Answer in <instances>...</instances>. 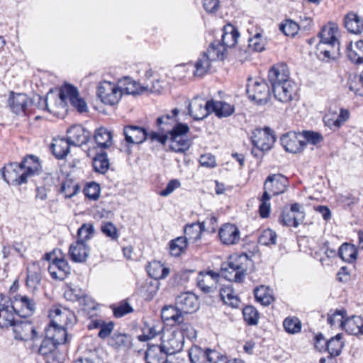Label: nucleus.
I'll use <instances>...</instances> for the list:
<instances>
[{
    "label": "nucleus",
    "instance_id": "obj_17",
    "mask_svg": "<svg viewBox=\"0 0 363 363\" xmlns=\"http://www.w3.org/2000/svg\"><path fill=\"white\" fill-rule=\"evenodd\" d=\"M218 352L209 348L203 349L198 345H193L189 350L191 363H212L218 358Z\"/></svg>",
    "mask_w": 363,
    "mask_h": 363
},
{
    "label": "nucleus",
    "instance_id": "obj_34",
    "mask_svg": "<svg viewBox=\"0 0 363 363\" xmlns=\"http://www.w3.org/2000/svg\"><path fill=\"white\" fill-rule=\"evenodd\" d=\"M179 112L178 108H174L172 111V115L164 114L158 117L155 122V125L157 127L158 130L169 133L176 121L174 117L177 116Z\"/></svg>",
    "mask_w": 363,
    "mask_h": 363
},
{
    "label": "nucleus",
    "instance_id": "obj_59",
    "mask_svg": "<svg viewBox=\"0 0 363 363\" xmlns=\"http://www.w3.org/2000/svg\"><path fill=\"white\" fill-rule=\"evenodd\" d=\"M244 320L250 325H255L259 318L257 310L252 306H247L242 310Z\"/></svg>",
    "mask_w": 363,
    "mask_h": 363
},
{
    "label": "nucleus",
    "instance_id": "obj_42",
    "mask_svg": "<svg viewBox=\"0 0 363 363\" xmlns=\"http://www.w3.org/2000/svg\"><path fill=\"white\" fill-rule=\"evenodd\" d=\"M147 272L150 277L156 280L164 279L169 274V268L164 267L160 262L157 261L150 262L147 267Z\"/></svg>",
    "mask_w": 363,
    "mask_h": 363
},
{
    "label": "nucleus",
    "instance_id": "obj_47",
    "mask_svg": "<svg viewBox=\"0 0 363 363\" xmlns=\"http://www.w3.org/2000/svg\"><path fill=\"white\" fill-rule=\"evenodd\" d=\"M162 318L167 321H172V325L181 323L183 320V315L177 308V306H166L162 310Z\"/></svg>",
    "mask_w": 363,
    "mask_h": 363
},
{
    "label": "nucleus",
    "instance_id": "obj_4",
    "mask_svg": "<svg viewBox=\"0 0 363 363\" xmlns=\"http://www.w3.org/2000/svg\"><path fill=\"white\" fill-rule=\"evenodd\" d=\"M249 99L259 105L266 104L270 99V89L267 82L262 79L250 80L247 86Z\"/></svg>",
    "mask_w": 363,
    "mask_h": 363
},
{
    "label": "nucleus",
    "instance_id": "obj_31",
    "mask_svg": "<svg viewBox=\"0 0 363 363\" xmlns=\"http://www.w3.org/2000/svg\"><path fill=\"white\" fill-rule=\"evenodd\" d=\"M219 296L225 304L235 308L239 307L240 299L238 295L235 294L234 289L231 284L222 286L219 290Z\"/></svg>",
    "mask_w": 363,
    "mask_h": 363
},
{
    "label": "nucleus",
    "instance_id": "obj_28",
    "mask_svg": "<svg viewBox=\"0 0 363 363\" xmlns=\"http://www.w3.org/2000/svg\"><path fill=\"white\" fill-rule=\"evenodd\" d=\"M168 355L166 351L162 348L161 345H151L149 343L145 352V359L146 363H167Z\"/></svg>",
    "mask_w": 363,
    "mask_h": 363
},
{
    "label": "nucleus",
    "instance_id": "obj_54",
    "mask_svg": "<svg viewBox=\"0 0 363 363\" xmlns=\"http://www.w3.org/2000/svg\"><path fill=\"white\" fill-rule=\"evenodd\" d=\"M317 49L320 52V54L323 55L324 59H327L328 60L335 59L340 55V45L318 44Z\"/></svg>",
    "mask_w": 363,
    "mask_h": 363
},
{
    "label": "nucleus",
    "instance_id": "obj_37",
    "mask_svg": "<svg viewBox=\"0 0 363 363\" xmlns=\"http://www.w3.org/2000/svg\"><path fill=\"white\" fill-rule=\"evenodd\" d=\"M46 335L53 340L54 342L58 346L61 344H65L67 342V330L65 328L62 326L53 327L52 322L49 326L45 329Z\"/></svg>",
    "mask_w": 363,
    "mask_h": 363
},
{
    "label": "nucleus",
    "instance_id": "obj_11",
    "mask_svg": "<svg viewBox=\"0 0 363 363\" xmlns=\"http://www.w3.org/2000/svg\"><path fill=\"white\" fill-rule=\"evenodd\" d=\"M280 143L286 152L294 154L301 152L306 146L301 134L296 132L283 134L280 138Z\"/></svg>",
    "mask_w": 363,
    "mask_h": 363
},
{
    "label": "nucleus",
    "instance_id": "obj_61",
    "mask_svg": "<svg viewBox=\"0 0 363 363\" xmlns=\"http://www.w3.org/2000/svg\"><path fill=\"white\" fill-rule=\"evenodd\" d=\"M277 233L272 230L267 228L262 231L258 238V242L262 245H275L277 241Z\"/></svg>",
    "mask_w": 363,
    "mask_h": 363
},
{
    "label": "nucleus",
    "instance_id": "obj_53",
    "mask_svg": "<svg viewBox=\"0 0 363 363\" xmlns=\"http://www.w3.org/2000/svg\"><path fill=\"white\" fill-rule=\"evenodd\" d=\"M188 242L184 237H178L169 242L170 254L174 257H179L186 249Z\"/></svg>",
    "mask_w": 363,
    "mask_h": 363
},
{
    "label": "nucleus",
    "instance_id": "obj_36",
    "mask_svg": "<svg viewBox=\"0 0 363 363\" xmlns=\"http://www.w3.org/2000/svg\"><path fill=\"white\" fill-rule=\"evenodd\" d=\"M337 32V28L335 26H323L318 34V37L320 38L319 44L340 45V43L335 36V33Z\"/></svg>",
    "mask_w": 363,
    "mask_h": 363
},
{
    "label": "nucleus",
    "instance_id": "obj_9",
    "mask_svg": "<svg viewBox=\"0 0 363 363\" xmlns=\"http://www.w3.org/2000/svg\"><path fill=\"white\" fill-rule=\"evenodd\" d=\"M2 176L8 184L13 185H21L28 182L23 167L17 162H12L4 167L2 170Z\"/></svg>",
    "mask_w": 363,
    "mask_h": 363
},
{
    "label": "nucleus",
    "instance_id": "obj_32",
    "mask_svg": "<svg viewBox=\"0 0 363 363\" xmlns=\"http://www.w3.org/2000/svg\"><path fill=\"white\" fill-rule=\"evenodd\" d=\"M342 329H345L351 335H363V319L357 315H352L350 318L346 316Z\"/></svg>",
    "mask_w": 363,
    "mask_h": 363
},
{
    "label": "nucleus",
    "instance_id": "obj_15",
    "mask_svg": "<svg viewBox=\"0 0 363 363\" xmlns=\"http://www.w3.org/2000/svg\"><path fill=\"white\" fill-rule=\"evenodd\" d=\"M211 100L204 102L199 97H195L188 106L189 114L195 121H201L211 113Z\"/></svg>",
    "mask_w": 363,
    "mask_h": 363
},
{
    "label": "nucleus",
    "instance_id": "obj_20",
    "mask_svg": "<svg viewBox=\"0 0 363 363\" xmlns=\"http://www.w3.org/2000/svg\"><path fill=\"white\" fill-rule=\"evenodd\" d=\"M32 104V101L26 94L11 91L8 104L11 110L16 114L26 113V111Z\"/></svg>",
    "mask_w": 363,
    "mask_h": 363
},
{
    "label": "nucleus",
    "instance_id": "obj_50",
    "mask_svg": "<svg viewBox=\"0 0 363 363\" xmlns=\"http://www.w3.org/2000/svg\"><path fill=\"white\" fill-rule=\"evenodd\" d=\"M110 163L106 152L101 150L94 157L93 167L95 172L105 174L109 169Z\"/></svg>",
    "mask_w": 363,
    "mask_h": 363
},
{
    "label": "nucleus",
    "instance_id": "obj_14",
    "mask_svg": "<svg viewBox=\"0 0 363 363\" xmlns=\"http://www.w3.org/2000/svg\"><path fill=\"white\" fill-rule=\"evenodd\" d=\"M49 316L51 318L50 322L53 327H69L75 321L74 313L65 308L54 307L50 311Z\"/></svg>",
    "mask_w": 363,
    "mask_h": 363
},
{
    "label": "nucleus",
    "instance_id": "obj_35",
    "mask_svg": "<svg viewBox=\"0 0 363 363\" xmlns=\"http://www.w3.org/2000/svg\"><path fill=\"white\" fill-rule=\"evenodd\" d=\"M211 113L218 118H225L235 112V106L225 101L211 100Z\"/></svg>",
    "mask_w": 363,
    "mask_h": 363
},
{
    "label": "nucleus",
    "instance_id": "obj_27",
    "mask_svg": "<svg viewBox=\"0 0 363 363\" xmlns=\"http://www.w3.org/2000/svg\"><path fill=\"white\" fill-rule=\"evenodd\" d=\"M90 249L86 243L75 241L70 245L69 255L72 261L82 263L86 261L89 255Z\"/></svg>",
    "mask_w": 363,
    "mask_h": 363
},
{
    "label": "nucleus",
    "instance_id": "obj_40",
    "mask_svg": "<svg viewBox=\"0 0 363 363\" xmlns=\"http://www.w3.org/2000/svg\"><path fill=\"white\" fill-rule=\"evenodd\" d=\"M71 143L69 142L67 138L55 140L54 143L51 144L50 149L57 159H63L69 152V147Z\"/></svg>",
    "mask_w": 363,
    "mask_h": 363
},
{
    "label": "nucleus",
    "instance_id": "obj_39",
    "mask_svg": "<svg viewBox=\"0 0 363 363\" xmlns=\"http://www.w3.org/2000/svg\"><path fill=\"white\" fill-rule=\"evenodd\" d=\"M347 57L357 65L363 63V40L357 41L354 46L350 43L347 46Z\"/></svg>",
    "mask_w": 363,
    "mask_h": 363
},
{
    "label": "nucleus",
    "instance_id": "obj_10",
    "mask_svg": "<svg viewBox=\"0 0 363 363\" xmlns=\"http://www.w3.org/2000/svg\"><path fill=\"white\" fill-rule=\"evenodd\" d=\"M14 338L21 341L33 340L37 337V332L32 322L29 320H15L12 325Z\"/></svg>",
    "mask_w": 363,
    "mask_h": 363
},
{
    "label": "nucleus",
    "instance_id": "obj_52",
    "mask_svg": "<svg viewBox=\"0 0 363 363\" xmlns=\"http://www.w3.org/2000/svg\"><path fill=\"white\" fill-rule=\"evenodd\" d=\"M169 150L177 153H184L191 146V140L187 137H178L177 140H170Z\"/></svg>",
    "mask_w": 363,
    "mask_h": 363
},
{
    "label": "nucleus",
    "instance_id": "obj_8",
    "mask_svg": "<svg viewBox=\"0 0 363 363\" xmlns=\"http://www.w3.org/2000/svg\"><path fill=\"white\" fill-rule=\"evenodd\" d=\"M11 303L16 314L21 317L30 316L36 309L35 299L27 295L16 294L12 298Z\"/></svg>",
    "mask_w": 363,
    "mask_h": 363
},
{
    "label": "nucleus",
    "instance_id": "obj_60",
    "mask_svg": "<svg viewBox=\"0 0 363 363\" xmlns=\"http://www.w3.org/2000/svg\"><path fill=\"white\" fill-rule=\"evenodd\" d=\"M283 326L288 333H298L301 330V323L296 317H288L285 318Z\"/></svg>",
    "mask_w": 363,
    "mask_h": 363
},
{
    "label": "nucleus",
    "instance_id": "obj_57",
    "mask_svg": "<svg viewBox=\"0 0 363 363\" xmlns=\"http://www.w3.org/2000/svg\"><path fill=\"white\" fill-rule=\"evenodd\" d=\"M299 29V25L291 19H286L279 24V30L286 36L294 37Z\"/></svg>",
    "mask_w": 363,
    "mask_h": 363
},
{
    "label": "nucleus",
    "instance_id": "obj_7",
    "mask_svg": "<svg viewBox=\"0 0 363 363\" xmlns=\"http://www.w3.org/2000/svg\"><path fill=\"white\" fill-rule=\"evenodd\" d=\"M220 277V273L213 270L201 271L196 278L197 286L203 294L213 296L217 291Z\"/></svg>",
    "mask_w": 363,
    "mask_h": 363
},
{
    "label": "nucleus",
    "instance_id": "obj_56",
    "mask_svg": "<svg viewBox=\"0 0 363 363\" xmlns=\"http://www.w3.org/2000/svg\"><path fill=\"white\" fill-rule=\"evenodd\" d=\"M338 255L342 260L347 262H351L357 258V252L354 246L347 243H344L340 247Z\"/></svg>",
    "mask_w": 363,
    "mask_h": 363
},
{
    "label": "nucleus",
    "instance_id": "obj_49",
    "mask_svg": "<svg viewBox=\"0 0 363 363\" xmlns=\"http://www.w3.org/2000/svg\"><path fill=\"white\" fill-rule=\"evenodd\" d=\"M121 83L123 86L120 88L123 91V94L138 95L145 90V87L140 86L139 84L130 77H125L123 80L121 81Z\"/></svg>",
    "mask_w": 363,
    "mask_h": 363
},
{
    "label": "nucleus",
    "instance_id": "obj_46",
    "mask_svg": "<svg viewBox=\"0 0 363 363\" xmlns=\"http://www.w3.org/2000/svg\"><path fill=\"white\" fill-rule=\"evenodd\" d=\"M64 296L67 301L73 302L78 301L81 303L82 301H86L87 299L88 301H90L91 303H92V299L87 295H86L85 293L80 288L78 287H69L65 291ZM89 307L92 308L93 306H89Z\"/></svg>",
    "mask_w": 363,
    "mask_h": 363
},
{
    "label": "nucleus",
    "instance_id": "obj_6",
    "mask_svg": "<svg viewBox=\"0 0 363 363\" xmlns=\"http://www.w3.org/2000/svg\"><path fill=\"white\" fill-rule=\"evenodd\" d=\"M97 96L106 105H115L120 101L123 91L115 84L104 81L97 87Z\"/></svg>",
    "mask_w": 363,
    "mask_h": 363
},
{
    "label": "nucleus",
    "instance_id": "obj_43",
    "mask_svg": "<svg viewBox=\"0 0 363 363\" xmlns=\"http://www.w3.org/2000/svg\"><path fill=\"white\" fill-rule=\"evenodd\" d=\"M19 164L23 167L28 178L36 174L40 169L39 160L34 155L26 156Z\"/></svg>",
    "mask_w": 363,
    "mask_h": 363
},
{
    "label": "nucleus",
    "instance_id": "obj_38",
    "mask_svg": "<svg viewBox=\"0 0 363 363\" xmlns=\"http://www.w3.org/2000/svg\"><path fill=\"white\" fill-rule=\"evenodd\" d=\"M304 220L303 213L294 214L289 209H284L279 218V222L284 225L297 228Z\"/></svg>",
    "mask_w": 363,
    "mask_h": 363
},
{
    "label": "nucleus",
    "instance_id": "obj_24",
    "mask_svg": "<svg viewBox=\"0 0 363 363\" xmlns=\"http://www.w3.org/2000/svg\"><path fill=\"white\" fill-rule=\"evenodd\" d=\"M240 36L238 30L232 25H227L224 26L223 30L221 43L218 41H213L211 43H216V47H220V50L223 51V56L225 57V51L227 48H232L236 43L238 38Z\"/></svg>",
    "mask_w": 363,
    "mask_h": 363
},
{
    "label": "nucleus",
    "instance_id": "obj_48",
    "mask_svg": "<svg viewBox=\"0 0 363 363\" xmlns=\"http://www.w3.org/2000/svg\"><path fill=\"white\" fill-rule=\"evenodd\" d=\"M254 295L256 301L263 306H269L274 301L269 288L264 285L256 287Z\"/></svg>",
    "mask_w": 363,
    "mask_h": 363
},
{
    "label": "nucleus",
    "instance_id": "obj_62",
    "mask_svg": "<svg viewBox=\"0 0 363 363\" xmlns=\"http://www.w3.org/2000/svg\"><path fill=\"white\" fill-rule=\"evenodd\" d=\"M189 132V127L186 123H177L169 133V140H177L178 137H184Z\"/></svg>",
    "mask_w": 363,
    "mask_h": 363
},
{
    "label": "nucleus",
    "instance_id": "obj_21",
    "mask_svg": "<svg viewBox=\"0 0 363 363\" xmlns=\"http://www.w3.org/2000/svg\"><path fill=\"white\" fill-rule=\"evenodd\" d=\"M67 138L72 145L81 146L91 138V133L82 125H74L67 130Z\"/></svg>",
    "mask_w": 363,
    "mask_h": 363
},
{
    "label": "nucleus",
    "instance_id": "obj_19",
    "mask_svg": "<svg viewBox=\"0 0 363 363\" xmlns=\"http://www.w3.org/2000/svg\"><path fill=\"white\" fill-rule=\"evenodd\" d=\"M15 314L11 298L0 294V328L11 326L15 320Z\"/></svg>",
    "mask_w": 363,
    "mask_h": 363
},
{
    "label": "nucleus",
    "instance_id": "obj_18",
    "mask_svg": "<svg viewBox=\"0 0 363 363\" xmlns=\"http://www.w3.org/2000/svg\"><path fill=\"white\" fill-rule=\"evenodd\" d=\"M272 91L276 99L282 103H288L296 99L297 89L295 83L289 80L275 86Z\"/></svg>",
    "mask_w": 363,
    "mask_h": 363
},
{
    "label": "nucleus",
    "instance_id": "obj_30",
    "mask_svg": "<svg viewBox=\"0 0 363 363\" xmlns=\"http://www.w3.org/2000/svg\"><path fill=\"white\" fill-rule=\"evenodd\" d=\"M344 26L350 33L360 34L363 31V18L354 12H350L344 18Z\"/></svg>",
    "mask_w": 363,
    "mask_h": 363
},
{
    "label": "nucleus",
    "instance_id": "obj_44",
    "mask_svg": "<svg viewBox=\"0 0 363 363\" xmlns=\"http://www.w3.org/2000/svg\"><path fill=\"white\" fill-rule=\"evenodd\" d=\"M347 315V311L344 308L330 310L328 313L327 322L332 328L342 329Z\"/></svg>",
    "mask_w": 363,
    "mask_h": 363
},
{
    "label": "nucleus",
    "instance_id": "obj_25",
    "mask_svg": "<svg viewBox=\"0 0 363 363\" xmlns=\"http://www.w3.org/2000/svg\"><path fill=\"white\" fill-rule=\"evenodd\" d=\"M218 235L223 244L231 245L237 244L240 239L238 228L231 223H225L219 230Z\"/></svg>",
    "mask_w": 363,
    "mask_h": 363
},
{
    "label": "nucleus",
    "instance_id": "obj_3",
    "mask_svg": "<svg viewBox=\"0 0 363 363\" xmlns=\"http://www.w3.org/2000/svg\"><path fill=\"white\" fill-rule=\"evenodd\" d=\"M216 45L211 43L207 51L203 52L197 60L195 63L194 76L203 77L208 72L212 61L224 59L223 51L220 50V47H216Z\"/></svg>",
    "mask_w": 363,
    "mask_h": 363
},
{
    "label": "nucleus",
    "instance_id": "obj_58",
    "mask_svg": "<svg viewBox=\"0 0 363 363\" xmlns=\"http://www.w3.org/2000/svg\"><path fill=\"white\" fill-rule=\"evenodd\" d=\"M94 234V228L91 223L83 224L77 230V241L86 243Z\"/></svg>",
    "mask_w": 363,
    "mask_h": 363
},
{
    "label": "nucleus",
    "instance_id": "obj_12",
    "mask_svg": "<svg viewBox=\"0 0 363 363\" xmlns=\"http://www.w3.org/2000/svg\"><path fill=\"white\" fill-rule=\"evenodd\" d=\"M289 184L288 179L281 174H274L269 175L264 184V192L274 196L283 194Z\"/></svg>",
    "mask_w": 363,
    "mask_h": 363
},
{
    "label": "nucleus",
    "instance_id": "obj_13",
    "mask_svg": "<svg viewBox=\"0 0 363 363\" xmlns=\"http://www.w3.org/2000/svg\"><path fill=\"white\" fill-rule=\"evenodd\" d=\"M175 305L182 315L196 312L199 308L198 297L191 292L182 293L177 296Z\"/></svg>",
    "mask_w": 363,
    "mask_h": 363
},
{
    "label": "nucleus",
    "instance_id": "obj_1",
    "mask_svg": "<svg viewBox=\"0 0 363 363\" xmlns=\"http://www.w3.org/2000/svg\"><path fill=\"white\" fill-rule=\"evenodd\" d=\"M247 262L246 254L230 257L228 262L222 265L220 274L226 280L241 283L247 270Z\"/></svg>",
    "mask_w": 363,
    "mask_h": 363
},
{
    "label": "nucleus",
    "instance_id": "obj_2",
    "mask_svg": "<svg viewBox=\"0 0 363 363\" xmlns=\"http://www.w3.org/2000/svg\"><path fill=\"white\" fill-rule=\"evenodd\" d=\"M254 148L252 154L255 157H261L264 152L269 150L274 142L275 136L274 132L268 127L264 129H256L252 132L251 138Z\"/></svg>",
    "mask_w": 363,
    "mask_h": 363
},
{
    "label": "nucleus",
    "instance_id": "obj_45",
    "mask_svg": "<svg viewBox=\"0 0 363 363\" xmlns=\"http://www.w3.org/2000/svg\"><path fill=\"white\" fill-rule=\"evenodd\" d=\"M342 339V335L339 333L328 340V352L329 353L330 361L333 360V357H337L341 354L344 346V342Z\"/></svg>",
    "mask_w": 363,
    "mask_h": 363
},
{
    "label": "nucleus",
    "instance_id": "obj_23",
    "mask_svg": "<svg viewBox=\"0 0 363 363\" xmlns=\"http://www.w3.org/2000/svg\"><path fill=\"white\" fill-rule=\"evenodd\" d=\"M289 71L286 64L281 63L274 65L268 72V79L272 85V89L275 86L282 84L289 81Z\"/></svg>",
    "mask_w": 363,
    "mask_h": 363
},
{
    "label": "nucleus",
    "instance_id": "obj_29",
    "mask_svg": "<svg viewBox=\"0 0 363 363\" xmlns=\"http://www.w3.org/2000/svg\"><path fill=\"white\" fill-rule=\"evenodd\" d=\"M207 220L203 221L202 223H193L191 224H187L185 225L184 229V238H186V241L189 242L195 243L198 240H201L202 232L205 230V225Z\"/></svg>",
    "mask_w": 363,
    "mask_h": 363
},
{
    "label": "nucleus",
    "instance_id": "obj_55",
    "mask_svg": "<svg viewBox=\"0 0 363 363\" xmlns=\"http://www.w3.org/2000/svg\"><path fill=\"white\" fill-rule=\"evenodd\" d=\"M80 190V186L71 179H67L61 184L60 192L65 195L66 199L75 196Z\"/></svg>",
    "mask_w": 363,
    "mask_h": 363
},
{
    "label": "nucleus",
    "instance_id": "obj_64",
    "mask_svg": "<svg viewBox=\"0 0 363 363\" xmlns=\"http://www.w3.org/2000/svg\"><path fill=\"white\" fill-rule=\"evenodd\" d=\"M57 347V345L54 342L53 340L46 335L38 348V354L43 356H46L55 351Z\"/></svg>",
    "mask_w": 363,
    "mask_h": 363
},
{
    "label": "nucleus",
    "instance_id": "obj_51",
    "mask_svg": "<svg viewBox=\"0 0 363 363\" xmlns=\"http://www.w3.org/2000/svg\"><path fill=\"white\" fill-rule=\"evenodd\" d=\"M169 150L177 153H184L191 146V140L187 137H178L177 140H170Z\"/></svg>",
    "mask_w": 363,
    "mask_h": 363
},
{
    "label": "nucleus",
    "instance_id": "obj_5",
    "mask_svg": "<svg viewBox=\"0 0 363 363\" xmlns=\"http://www.w3.org/2000/svg\"><path fill=\"white\" fill-rule=\"evenodd\" d=\"M59 98L63 106L67 104V101L69 100L71 105L79 113H84L88 111L86 103L79 96L78 89L72 84H66L60 89Z\"/></svg>",
    "mask_w": 363,
    "mask_h": 363
},
{
    "label": "nucleus",
    "instance_id": "obj_16",
    "mask_svg": "<svg viewBox=\"0 0 363 363\" xmlns=\"http://www.w3.org/2000/svg\"><path fill=\"white\" fill-rule=\"evenodd\" d=\"M184 345V335L179 330L171 332L166 339L163 340L161 345L166 353L172 355L181 352Z\"/></svg>",
    "mask_w": 363,
    "mask_h": 363
},
{
    "label": "nucleus",
    "instance_id": "obj_22",
    "mask_svg": "<svg viewBox=\"0 0 363 363\" xmlns=\"http://www.w3.org/2000/svg\"><path fill=\"white\" fill-rule=\"evenodd\" d=\"M48 269L54 279L64 280L70 274V267L65 258L54 257Z\"/></svg>",
    "mask_w": 363,
    "mask_h": 363
},
{
    "label": "nucleus",
    "instance_id": "obj_33",
    "mask_svg": "<svg viewBox=\"0 0 363 363\" xmlns=\"http://www.w3.org/2000/svg\"><path fill=\"white\" fill-rule=\"evenodd\" d=\"M131 337L124 333H114L108 339V345L119 350H126L131 347Z\"/></svg>",
    "mask_w": 363,
    "mask_h": 363
},
{
    "label": "nucleus",
    "instance_id": "obj_41",
    "mask_svg": "<svg viewBox=\"0 0 363 363\" xmlns=\"http://www.w3.org/2000/svg\"><path fill=\"white\" fill-rule=\"evenodd\" d=\"M112 138L111 133L104 127L96 129L94 135L97 146L103 149L112 145Z\"/></svg>",
    "mask_w": 363,
    "mask_h": 363
},
{
    "label": "nucleus",
    "instance_id": "obj_26",
    "mask_svg": "<svg viewBox=\"0 0 363 363\" xmlns=\"http://www.w3.org/2000/svg\"><path fill=\"white\" fill-rule=\"evenodd\" d=\"M125 141L129 144H140L147 140V131L146 129L136 126L127 125L123 129Z\"/></svg>",
    "mask_w": 363,
    "mask_h": 363
},
{
    "label": "nucleus",
    "instance_id": "obj_63",
    "mask_svg": "<svg viewBox=\"0 0 363 363\" xmlns=\"http://www.w3.org/2000/svg\"><path fill=\"white\" fill-rule=\"evenodd\" d=\"M248 48L254 52H262L265 49V42L261 33H256L248 40Z\"/></svg>",
    "mask_w": 363,
    "mask_h": 363
}]
</instances>
